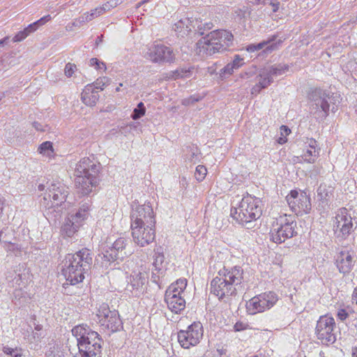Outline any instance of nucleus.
Returning a JSON list of instances; mask_svg holds the SVG:
<instances>
[{
  "label": "nucleus",
  "instance_id": "bb28decb",
  "mask_svg": "<svg viewBox=\"0 0 357 357\" xmlns=\"http://www.w3.org/2000/svg\"><path fill=\"white\" fill-rule=\"evenodd\" d=\"M182 151V158L186 166H192L199 162L200 151L197 146L194 144L186 146Z\"/></svg>",
  "mask_w": 357,
  "mask_h": 357
},
{
  "label": "nucleus",
  "instance_id": "412c9836",
  "mask_svg": "<svg viewBox=\"0 0 357 357\" xmlns=\"http://www.w3.org/2000/svg\"><path fill=\"white\" fill-rule=\"evenodd\" d=\"M199 20L190 17H182L172 25V30L178 38H185L195 31L199 36H203L202 24H198Z\"/></svg>",
  "mask_w": 357,
  "mask_h": 357
},
{
  "label": "nucleus",
  "instance_id": "f257e3e1",
  "mask_svg": "<svg viewBox=\"0 0 357 357\" xmlns=\"http://www.w3.org/2000/svg\"><path fill=\"white\" fill-rule=\"evenodd\" d=\"M93 264V253L87 248L73 254H68L62 261L61 273L70 285L83 281L84 275L91 269Z\"/></svg>",
  "mask_w": 357,
  "mask_h": 357
},
{
  "label": "nucleus",
  "instance_id": "4be33fe9",
  "mask_svg": "<svg viewBox=\"0 0 357 357\" xmlns=\"http://www.w3.org/2000/svg\"><path fill=\"white\" fill-rule=\"evenodd\" d=\"M288 68H259L257 77V83L251 89V94L257 96L261 89L268 87L273 80L274 76L281 75Z\"/></svg>",
  "mask_w": 357,
  "mask_h": 357
},
{
  "label": "nucleus",
  "instance_id": "423d86ee",
  "mask_svg": "<svg viewBox=\"0 0 357 357\" xmlns=\"http://www.w3.org/2000/svg\"><path fill=\"white\" fill-rule=\"evenodd\" d=\"M261 213V200L250 195L244 196L238 206L231 209L232 218L247 229L252 227V223L260 218Z\"/></svg>",
  "mask_w": 357,
  "mask_h": 357
},
{
  "label": "nucleus",
  "instance_id": "f03ea898",
  "mask_svg": "<svg viewBox=\"0 0 357 357\" xmlns=\"http://www.w3.org/2000/svg\"><path fill=\"white\" fill-rule=\"evenodd\" d=\"M243 280V270L241 266H224L211 282V292L219 299L236 295Z\"/></svg>",
  "mask_w": 357,
  "mask_h": 357
},
{
  "label": "nucleus",
  "instance_id": "bf43d9fd",
  "mask_svg": "<svg viewBox=\"0 0 357 357\" xmlns=\"http://www.w3.org/2000/svg\"><path fill=\"white\" fill-rule=\"evenodd\" d=\"M109 1H107L106 3H105L104 4H102V6H100L98 7L99 8V10H100V12L102 13V14H103L104 13L107 12V11H109V10L112 9V8L110 6H109Z\"/></svg>",
  "mask_w": 357,
  "mask_h": 357
},
{
  "label": "nucleus",
  "instance_id": "2eb2a0df",
  "mask_svg": "<svg viewBox=\"0 0 357 357\" xmlns=\"http://www.w3.org/2000/svg\"><path fill=\"white\" fill-rule=\"evenodd\" d=\"M278 301V296L273 291L260 294L246 302V312L250 315L264 312L273 307Z\"/></svg>",
  "mask_w": 357,
  "mask_h": 357
},
{
  "label": "nucleus",
  "instance_id": "774afa93",
  "mask_svg": "<svg viewBox=\"0 0 357 357\" xmlns=\"http://www.w3.org/2000/svg\"><path fill=\"white\" fill-rule=\"evenodd\" d=\"M277 141H278V142L279 144H284L285 142H287V137H286L285 136H282V135H281V137H280L278 139V140H277Z\"/></svg>",
  "mask_w": 357,
  "mask_h": 357
},
{
  "label": "nucleus",
  "instance_id": "0eeeda50",
  "mask_svg": "<svg viewBox=\"0 0 357 357\" xmlns=\"http://www.w3.org/2000/svg\"><path fill=\"white\" fill-rule=\"evenodd\" d=\"M68 188L59 181H53L47 188V192L40 200V206L45 209L47 215L56 219L62 211V204L68 195Z\"/></svg>",
  "mask_w": 357,
  "mask_h": 357
},
{
  "label": "nucleus",
  "instance_id": "c03bdc74",
  "mask_svg": "<svg viewBox=\"0 0 357 357\" xmlns=\"http://www.w3.org/2000/svg\"><path fill=\"white\" fill-rule=\"evenodd\" d=\"M45 357H64V355L58 347H53L46 352Z\"/></svg>",
  "mask_w": 357,
  "mask_h": 357
},
{
  "label": "nucleus",
  "instance_id": "8fccbe9b",
  "mask_svg": "<svg viewBox=\"0 0 357 357\" xmlns=\"http://www.w3.org/2000/svg\"><path fill=\"white\" fill-rule=\"evenodd\" d=\"M42 337L43 335L40 333L33 331L31 335L28 337V341L30 343H35L38 342Z\"/></svg>",
  "mask_w": 357,
  "mask_h": 357
},
{
  "label": "nucleus",
  "instance_id": "aec40b11",
  "mask_svg": "<svg viewBox=\"0 0 357 357\" xmlns=\"http://www.w3.org/2000/svg\"><path fill=\"white\" fill-rule=\"evenodd\" d=\"M133 242L139 247L151 243L155 238V225L130 226Z\"/></svg>",
  "mask_w": 357,
  "mask_h": 357
},
{
  "label": "nucleus",
  "instance_id": "6e6552de",
  "mask_svg": "<svg viewBox=\"0 0 357 357\" xmlns=\"http://www.w3.org/2000/svg\"><path fill=\"white\" fill-rule=\"evenodd\" d=\"M233 40L232 33L227 30L211 31L197 42L199 54L211 56L217 52H222L232 45Z\"/></svg>",
  "mask_w": 357,
  "mask_h": 357
},
{
  "label": "nucleus",
  "instance_id": "e2e57ef3",
  "mask_svg": "<svg viewBox=\"0 0 357 357\" xmlns=\"http://www.w3.org/2000/svg\"><path fill=\"white\" fill-rule=\"evenodd\" d=\"M75 73L73 68H64V74L67 77H70Z\"/></svg>",
  "mask_w": 357,
  "mask_h": 357
},
{
  "label": "nucleus",
  "instance_id": "603ef678",
  "mask_svg": "<svg viewBox=\"0 0 357 357\" xmlns=\"http://www.w3.org/2000/svg\"><path fill=\"white\" fill-rule=\"evenodd\" d=\"M305 144H306V147L307 149H317V146H318L317 142L312 138L308 139L307 140V142H305Z\"/></svg>",
  "mask_w": 357,
  "mask_h": 357
},
{
  "label": "nucleus",
  "instance_id": "cd10ccee",
  "mask_svg": "<svg viewBox=\"0 0 357 357\" xmlns=\"http://www.w3.org/2000/svg\"><path fill=\"white\" fill-rule=\"evenodd\" d=\"M90 204L88 202L83 204L77 210L68 213V217L70 218L79 226L86 220L89 215Z\"/></svg>",
  "mask_w": 357,
  "mask_h": 357
},
{
  "label": "nucleus",
  "instance_id": "37998d69",
  "mask_svg": "<svg viewBox=\"0 0 357 357\" xmlns=\"http://www.w3.org/2000/svg\"><path fill=\"white\" fill-rule=\"evenodd\" d=\"M207 174V169L204 165H198L196 167L195 177L198 182L202 181Z\"/></svg>",
  "mask_w": 357,
  "mask_h": 357
},
{
  "label": "nucleus",
  "instance_id": "ea45409f",
  "mask_svg": "<svg viewBox=\"0 0 357 357\" xmlns=\"http://www.w3.org/2000/svg\"><path fill=\"white\" fill-rule=\"evenodd\" d=\"M146 108L143 102H139L137 107L134 109L131 117L133 120H137L145 114Z\"/></svg>",
  "mask_w": 357,
  "mask_h": 357
},
{
  "label": "nucleus",
  "instance_id": "a19ab883",
  "mask_svg": "<svg viewBox=\"0 0 357 357\" xmlns=\"http://www.w3.org/2000/svg\"><path fill=\"white\" fill-rule=\"evenodd\" d=\"M52 17L50 15H45L38 20L34 22L29 24V29H33V31H36L40 26L45 24L47 22L51 20Z\"/></svg>",
  "mask_w": 357,
  "mask_h": 357
},
{
  "label": "nucleus",
  "instance_id": "0e129e2a",
  "mask_svg": "<svg viewBox=\"0 0 357 357\" xmlns=\"http://www.w3.org/2000/svg\"><path fill=\"white\" fill-rule=\"evenodd\" d=\"M220 71H221V73H220V75L221 78L222 79V75L225 73H228V74L231 75L233 73V68H222Z\"/></svg>",
  "mask_w": 357,
  "mask_h": 357
},
{
  "label": "nucleus",
  "instance_id": "69168bd1",
  "mask_svg": "<svg viewBox=\"0 0 357 357\" xmlns=\"http://www.w3.org/2000/svg\"><path fill=\"white\" fill-rule=\"evenodd\" d=\"M9 40L10 38L8 36H6L3 39L0 40V47H3L4 45H7Z\"/></svg>",
  "mask_w": 357,
  "mask_h": 357
},
{
  "label": "nucleus",
  "instance_id": "338daca9",
  "mask_svg": "<svg viewBox=\"0 0 357 357\" xmlns=\"http://www.w3.org/2000/svg\"><path fill=\"white\" fill-rule=\"evenodd\" d=\"M252 3L266 5V0H249Z\"/></svg>",
  "mask_w": 357,
  "mask_h": 357
},
{
  "label": "nucleus",
  "instance_id": "c756f323",
  "mask_svg": "<svg viewBox=\"0 0 357 357\" xmlns=\"http://www.w3.org/2000/svg\"><path fill=\"white\" fill-rule=\"evenodd\" d=\"M31 297L29 294L22 288L15 289L13 302L16 306L20 307L28 303Z\"/></svg>",
  "mask_w": 357,
  "mask_h": 357
},
{
  "label": "nucleus",
  "instance_id": "a18cd8bd",
  "mask_svg": "<svg viewBox=\"0 0 357 357\" xmlns=\"http://www.w3.org/2000/svg\"><path fill=\"white\" fill-rule=\"evenodd\" d=\"M90 17L89 15V13H85L77 19L73 23V25L75 26H80L81 25L90 22Z\"/></svg>",
  "mask_w": 357,
  "mask_h": 357
},
{
  "label": "nucleus",
  "instance_id": "473e14b6",
  "mask_svg": "<svg viewBox=\"0 0 357 357\" xmlns=\"http://www.w3.org/2000/svg\"><path fill=\"white\" fill-rule=\"evenodd\" d=\"M38 152L43 157L52 159L54 156V151L52 143L49 141L43 142L38 148Z\"/></svg>",
  "mask_w": 357,
  "mask_h": 357
},
{
  "label": "nucleus",
  "instance_id": "9b49d317",
  "mask_svg": "<svg viewBox=\"0 0 357 357\" xmlns=\"http://www.w3.org/2000/svg\"><path fill=\"white\" fill-rule=\"evenodd\" d=\"M186 286L187 280L180 278L172 283L165 291V301L169 310L175 314L180 313L185 307L183 294Z\"/></svg>",
  "mask_w": 357,
  "mask_h": 357
},
{
  "label": "nucleus",
  "instance_id": "09e8293b",
  "mask_svg": "<svg viewBox=\"0 0 357 357\" xmlns=\"http://www.w3.org/2000/svg\"><path fill=\"white\" fill-rule=\"evenodd\" d=\"M249 328V324L243 321H237L234 326V331L238 332L243 331Z\"/></svg>",
  "mask_w": 357,
  "mask_h": 357
},
{
  "label": "nucleus",
  "instance_id": "2f4dec72",
  "mask_svg": "<svg viewBox=\"0 0 357 357\" xmlns=\"http://www.w3.org/2000/svg\"><path fill=\"white\" fill-rule=\"evenodd\" d=\"M319 155V149H306L305 152L301 155L297 157V162L304 161L308 163H314Z\"/></svg>",
  "mask_w": 357,
  "mask_h": 357
},
{
  "label": "nucleus",
  "instance_id": "a878e982",
  "mask_svg": "<svg viewBox=\"0 0 357 357\" xmlns=\"http://www.w3.org/2000/svg\"><path fill=\"white\" fill-rule=\"evenodd\" d=\"M276 39L275 36L268 38L267 40H263L257 44H250L246 47V50L249 52H254L263 50V53L269 54L276 50L281 42H274Z\"/></svg>",
  "mask_w": 357,
  "mask_h": 357
},
{
  "label": "nucleus",
  "instance_id": "13d9d810",
  "mask_svg": "<svg viewBox=\"0 0 357 357\" xmlns=\"http://www.w3.org/2000/svg\"><path fill=\"white\" fill-rule=\"evenodd\" d=\"M215 357H229L227 354V351L225 349H218L216 353L215 354Z\"/></svg>",
  "mask_w": 357,
  "mask_h": 357
},
{
  "label": "nucleus",
  "instance_id": "58836bf2",
  "mask_svg": "<svg viewBox=\"0 0 357 357\" xmlns=\"http://www.w3.org/2000/svg\"><path fill=\"white\" fill-rule=\"evenodd\" d=\"M3 351L10 357H22V349L21 348H11L8 346H5L3 347Z\"/></svg>",
  "mask_w": 357,
  "mask_h": 357
},
{
  "label": "nucleus",
  "instance_id": "3c124183",
  "mask_svg": "<svg viewBox=\"0 0 357 357\" xmlns=\"http://www.w3.org/2000/svg\"><path fill=\"white\" fill-rule=\"evenodd\" d=\"M349 317L348 312L344 309H340L337 313V317L341 320L344 321Z\"/></svg>",
  "mask_w": 357,
  "mask_h": 357
},
{
  "label": "nucleus",
  "instance_id": "052dcab7",
  "mask_svg": "<svg viewBox=\"0 0 357 357\" xmlns=\"http://www.w3.org/2000/svg\"><path fill=\"white\" fill-rule=\"evenodd\" d=\"M33 126L35 128V129L38 131H45V126L40 124L38 122H33Z\"/></svg>",
  "mask_w": 357,
  "mask_h": 357
},
{
  "label": "nucleus",
  "instance_id": "79ce46f5",
  "mask_svg": "<svg viewBox=\"0 0 357 357\" xmlns=\"http://www.w3.org/2000/svg\"><path fill=\"white\" fill-rule=\"evenodd\" d=\"M190 74V68H176L172 73V78L176 79L180 77H188Z\"/></svg>",
  "mask_w": 357,
  "mask_h": 357
},
{
  "label": "nucleus",
  "instance_id": "ddd939ff",
  "mask_svg": "<svg viewBox=\"0 0 357 357\" xmlns=\"http://www.w3.org/2000/svg\"><path fill=\"white\" fill-rule=\"evenodd\" d=\"M96 317L100 326L108 332L114 333L123 328L119 312L115 310H111L106 303L99 306Z\"/></svg>",
  "mask_w": 357,
  "mask_h": 357
},
{
  "label": "nucleus",
  "instance_id": "6ab92c4d",
  "mask_svg": "<svg viewBox=\"0 0 357 357\" xmlns=\"http://www.w3.org/2000/svg\"><path fill=\"white\" fill-rule=\"evenodd\" d=\"M146 56L153 62L160 64H172L175 55L172 48L162 44H153L148 48Z\"/></svg>",
  "mask_w": 357,
  "mask_h": 357
},
{
  "label": "nucleus",
  "instance_id": "e433bc0d",
  "mask_svg": "<svg viewBox=\"0 0 357 357\" xmlns=\"http://www.w3.org/2000/svg\"><path fill=\"white\" fill-rule=\"evenodd\" d=\"M153 262V265L155 267V269H160V266L164 261L165 257L162 252L160 251V248L154 250Z\"/></svg>",
  "mask_w": 357,
  "mask_h": 357
},
{
  "label": "nucleus",
  "instance_id": "20e7f679",
  "mask_svg": "<svg viewBox=\"0 0 357 357\" xmlns=\"http://www.w3.org/2000/svg\"><path fill=\"white\" fill-rule=\"evenodd\" d=\"M75 172L77 192L83 195H87L98 183L100 164L89 158H83L76 165Z\"/></svg>",
  "mask_w": 357,
  "mask_h": 357
},
{
  "label": "nucleus",
  "instance_id": "dca6fc26",
  "mask_svg": "<svg viewBox=\"0 0 357 357\" xmlns=\"http://www.w3.org/2000/svg\"><path fill=\"white\" fill-rule=\"evenodd\" d=\"M130 218V226L155 225V217L150 203L140 205L132 202Z\"/></svg>",
  "mask_w": 357,
  "mask_h": 357
},
{
  "label": "nucleus",
  "instance_id": "6e6d98bb",
  "mask_svg": "<svg viewBox=\"0 0 357 357\" xmlns=\"http://www.w3.org/2000/svg\"><path fill=\"white\" fill-rule=\"evenodd\" d=\"M102 64L105 67V64L103 63V62H100L98 59L96 58H92L89 60V65L91 66H96V67H100V65Z\"/></svg>",
  "mask_w": 357,
  "mask_h": 357
},
{
  "label": "nucleus",
  "instance_id": "c9c22d12",
  "mask_svg": "<svg viewBox=\"0 0 357 357\" xmlns=\"http://www.w3.org/2000/svg\"><path fill=\"white\" fill-rule=\"evenodd\" d=\"M206 93H197L189 96L188 98H184L181 101V104L184 106L191 105L197 102L202 100L205 96Z\"/></svg>",
  "mask_w": 357,
  "mask_h": 357
},
{
  "label": "nucleus",
  "instance_id": "b1692460",
  "mask_svg": "<svg viewBox=\"0 0 357 357\" xmlns=\"http://www.w3.org/2000/svg\"><path fill=\"white\" fill-rule=\"evenodd\" d=\"M105 84L100 85L98 79L94 84L86 85L81 94L82 102L87 106H94L99 99L98 89L102 90Z\"/></svg>",
  "mask_w": 357,
  "mask_h": 357
},
{
  "label": "nucleus",
  "instance_id": "7c9ffc66",
  "mask_svg": "<svg viewBox=\"0 0 357 357\" xmlns=\"http://www.w3.org/2000/svg\"><path fill=\"white\" fill-rule=\"evenodd\" d=\"M8 256H20L22 251V246L17 239L2 245Z\"/></svg>",
  "mask_w": 357,
  "mask_h": 357
},
{
  "label": "nucleus",
  "instance_id": "5fc2aeb1",
  "mask_svg": "<svg viewBox=\"0 0 357 357\" xmlns=\"http://www.w3.org/2000/svg\"><path fill=\"white\" fill-rule=\"evenodd\" d=\"M102 15V13L100 12V10H99V8H96L93 10H91V13H89V15L90 17V20L91 21L92 20H93L94 18L98 17L99 15Z\"/></svg>",
  "mask_w": 357,
  "mask_h": 357
},
{
  "label": "nucleus",
  "instance_id": "a211bd4d",
  "mask_svg": "<svg viewBox=\"0 0 357 357\" xmlns=\"http://www.w3.org/2000/svg\"><path fill=\"white\" fill-rule=\"evenodd\" d=\"M286 199L290 209L297 215L307 214L311 211L310 198L305 192L291 190Z\"/></svg>",
  "mask_w": 357,
  "mask_h": 357
},
{
  "label": "nucleus",
  "instance_id": "4c0bfd02",
  "mask_svg": "<svg viewBox=\"0 0 357 357\" xmlns=\"http://www.w3.org/2000/svg\"><path fill=\"white\" fill-rule=\"evenodd\" d=\"M33 29H29V24L24 29V30L19 31L13 38V43H17L25 39L29 34L33 33Z\"/></svg>",
  "mask_w": 357,
  "mask_h": 357
},
{
  "label": "nucleus",
  "instance_id": "f3484780",
  "mask_svg": "<svg viewBox=\"0 0 357 357\" xmlns=\"http://www.w3.org/2000/svg\"><path fill=\"white\" fill-rule=\"evenodd\" d=\"M204 335V328L200 321H195L186 330L178 333V341L184 349H189L199 343Z\"/></svg>",
  "mask_w": 357,
  "mask_h": 357
},
{
  "label": "nucleus",
  "instance_id": "9d476101",
  "mask_svg": "<svg viewBox=\"0 0 357 357\" xmlns=\"http://www.w3.org/2000/svg\"><path fill=\"white\" fill-rule=\"evenodd\" d=\"M296 222L291 215L282 214L277 219L276 225L271 230L270 236L273 242L282 243L297 234Z\"/></svg>",
  "mask_w": 357,
  "mask_h": 357
},
{
  "label": "nucleus",
  "instance_id": "680f3d73",
  "mask_svg": "<svg viewBox=\"0 0 357 357\" xmlns=\"http://www.w3.org/2000/svg\"><path fill=\"white\" fill-rule=\"evenodd\" d=\"M270 5L273 7V11L274 13H276L279 10L280 2H278V1H276L275 2L271 1L270 2Z\"/></svg>",
  "mask_w": 357,
  "mask_h": 357
},
{
  "label": "nucleus",
  "instance_id": "49530a36",
  "mask_svg": "<svg viewBox=\"0 0 357 357\" xmlns=\"http://www.w3.org/2000/svg\"><path fill=\"white\" fill-rule=\"evenodd\" d=\"M245 64L243 59L240 55L236 54L231 63H228L225 67H241Z\"/></svg>",
  "mask_w": 357,
  "mask_h": 357
},
{
  "label": "nucleus",
  "instance_id": "39448f33",
  "mask_svg": "<svg viewBox=\"0 0 357 357\" xmlns=\"http://www.w3.org/2000/svg\"><path fill=\"white\" fill-rule=\"evenodd\" d=\"M339 95L328 90L314 89L310 95V114L318 121H324L329 112H335L339 103Z\"/></svg>",
  "mask_w": 357,
  "mask_h": 357
},
{
  "label": "nucleus",
  "instance_id": "393cba45",
  "mask_svg": "<svg viewBox=\"0 0 357 357\" xmlns=\"http://www.w3.org/2000/svg\"><path fill=\"white\" fill-rule=\"evenodd\" d=\"M147 278L146 272L133 271L130 276L127 289L132 291L133 295L137 296L143 291V287L147 282Z\"/></svg>",
  "mask_w": 357,
  "mask_h": 357
},
{
  "label": "nucleus",
  "instance_id": "f8f14e48",
  "mask_svg": "<svg viewBox=\"0 0 357 357\" xmlns=\"http://www.w3.org/2000/svg\"><path fill=\"white\" fill-rule=\"evenodd\" d=\"M332 222L334 234L339 239H347L355 231L354 218L349 210L344 207L335 212Z\"/></svg>",
  "mask_w": 357,
  "mask_h": 357
},
{
  "label": "nucleus",
  "instance_id": "72a5a7b5",
  "mask_svg": "<svg viewBox=\"0 0 357 357\" xmlns=\"http://www.w3.org/2000/svg\"><path fill=\"white\" fill-rule=\"evenodd\" d=\"M333 195V188L321 183L317 189V196L323 202H327Z\"/></svg>",
  "mask_w": 357,
  "mask_h": 357
},
{
  "label": "nucleus",
  "instance_id": "4468645a",
  "mask_svg": "<svg viewBox=\"0 0 357 357\" xmlns=\"http://www.w3.org/2000/svg\"><path fill=\"white\" fill-rule=\"evenodd\" d=\"M336 324L335 319L330 316H321L315 328V335L321 344L329 346L336 341Z\"/></svg>",
  "mask_w": 357,
  "mask_h": 357
},
{
  "label": "nucleus",
  "instance_id": "5701e85b",
  "mask_svg": "<svg viewBox=\"0 0 357 357\" xmlns=\"http://www.w3.org/2000/svg\"><path fill=\"white\" fill-rule=\"evenodd\" d=\"M356 262L353 251L344 250L339 252L335 257V264L340 273L344 275L349 273Z\"/></svg>",
  "mask_w": 357,
  "mask_h": 357
},
{
  "label": "nucleus",
  "instance_id": "864d4df0",
  "mask_svg": "<svg viewBox=\"0 0 357 357\" xmlns=\"http://www.w3.org/2000/svg\"><path fill=\"white\" fill-rule=\"evenodd\" d=\"M198 24H202V31L204 32V35L206 34L205 32L206 31L211 30L213 26V23H211V22L202 23V22L199 21Z\"/></svg>",
  "mask_w": 357,
  "mask_h": 357
},
{
  "label": "nucleus",
  "instance_id": "de8ad7c7",
  "mask_svg": "<svg viewBox=\"0 0 357 357\" xmlns=\"http://www.w3.org/2000/svg\"><path fill=\"white\" fill-rule=\"evenodd\" d=\"M55 70H57V68H50L49 70L47 71V77L50 78V81L56 82L57 80H60V79H63V75H62L61 73H60L59 75H57L56 77H52V75L54 73H56V74L59 73V72H57V71L54 72Z\"/></svg>",
  "mask_w": 357,
  "mask_h": 357
},
{
  "label": "nucleus",
  "instance_id": "f704fd0d",
  "mask_svg": "<svg viewBox=\"0 0 357 357\" xmlns=\"http://www.w3.org/2000/svg\"><path fill=\"white\" fill-rule=\"evenodd\" d=\"M0 236L2 245L17 239L15 230L9 227L3 228L0 231Z\"/></svg>",
  "mask_w": 357,
  "mask_h": 357
},
{
  "label": "nucleus",
  "instance_id": "1a4fd4ad",
  "mask_svg": "<svg viewBox=\"0 0 357 357\" xmlns=\"http://www.w3.org/2000/svg\"><path fill=\"white\" fill-rule=\"evenodd\" d=\"M128 239L120 237L111 245H102V255L99 257L102 259L101 265L102 267L107 268L112 262L115 261H123L125 258L131 255V252L127 251Z\"/></svg>",
  "mask_w": 357,
  "mask_h": 357
},
{
  "label": "nucleus",
  "instance_id": "4d7b16f0",
  "mask_svg": "<svg viewBox=\"0 0 357 357\" xmlns=\"http://www.w3.org/2000/svg\"><path fill=\"white\" fill-rule=\"evenodd\" d=\"M280 135L287 137L291 133V130L286 126H282L280 128Z\"/></svg>",
  "mask_w": 357,
  "mask_h": 357
},
{
  "label": "nucleus",
  "instance_id": "c85d7f7f",
  "mask_svg": "<svg viewBox=\"0 0 357 357\" xmlns=\"http://www.w3.org/2000/svg\"><path fill=\"white\" fill-rule=\"evenodd\" d=\"M79 227L78 224L67 216L61 229V234L65 237H73Z\"/></svg>",
  "mask_w": 357,
  "mask_h": 357
},
{
  "label": "nucleus",
  "instance_id": "7ed1b4c3",
  "mask_svg": "<svg viewBox=\"0 0 357 357\" xmlns=\"http://www.w3.org/2000/svg\"><path fill=\"white\" fill-rule=\"evenodd\" d=\"M71 331L77 339L80 357H100L103 340L97 332L84 324L75 326Z\"/></svg>",
  "mask_w": 357,
  "mask_h": 357
}]
</instances>
